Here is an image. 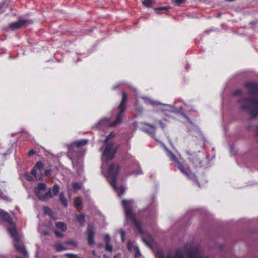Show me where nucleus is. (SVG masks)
Returning a JSON list of instances; mask_svg holds the SVG:
<instances>
[{"label":"nucleus","mask_w":258,"mask_h":258,"mask_svg":"<svg viewBox=\"0 0 258 258\" xmlns=\"http://www.w3.org/2000/svg\"><path fill=\"white\" fill-rule=\"evenodd\" d=\"M0 216L9 223V225L8 227V231L11 237L13 239L14 246L17 251L24 256H26L27 255V252L24 246L19 242L21 236L17 233L15 225L11 221L9 214L4 210H0Z\"/></svg>","instance_id":"f257e3e1"},{"label":"nucleus","mask_w":258,"mask_h":258,"mask_svg":"<svg viewBox=\"0 0 258 258\" xmlns=\"http://www.w3.org/2000/svg\"><path fill=\"white\" fill-rule=\"evenodd\" d=\"M156 258H206L203 257L200 248L192 249L187 253L184 254L180 250L171 251L166 255H163L162 252L158 251L156 254Z\"/></svg>","instance_id":"f03ea898"},{"label":"nucleus","mask_w":258,"mask_h":258,"mask_svg":"<svg viewBox=\"0 0 258 258\" xmlns=\"http://www.w3.org/2000/svg\"><path fill=\"white\" fill-rule=\"evenodd\" d=\"M126 95L124 92H122V98L121 102L119 106L118 112L116 116V118L114 122H111L108 118H104L99 121L97 125V128H101L102 126H109L110 127H115L121 122L123 114L125 109V102L126 99Z\"/></svg>","instance_id":"7ed1b4c3"},{"label":"nucleus","mask_w":258,"mask_h":258,"mask_svg":"<svg viewBox=\"0 0 258 258\" xmlns=\"http://www.w3.org/2000/svg\"><path fill=\"white\" fill-rule=\"evenodd\" d=\"M119 170V166L118 165H111L110 166L108 171V179L111 185L117 193L119 196L124 193L125 188L123 186L117 187L116 182L117 174Z\"/></svg>","instance_id":"20e7f679"},{"label":"nucleus","mask_w":258,"mask_h":258,"mask_svg":"<svg viewBox=\"0 0 258 258\" xmlns=\"http://www.w3.org/2000/svg\"><path fill=\"white\" fill-rule=\"evenodd\" d=\"M115 136L113 132L108 135L105 140V148L103 152L102 159L106 163L109 160H111L114 156L117 148L114 146L110 139Z\"/></svg>","instance_id":"39448f33"},{"label":"nucleus","mask_w":258,"mask_h":258,"mask_svg":"<svg viewBox=\"0 0 258 258\" xmlns=\"http://www.w3.org/2000/svg\"><path fill=\"white\" fill-rule=\"evenodd\" d=\"M241 104L242 109H248L250 115L255 117L258 115V99L256 98L243 99L239 101ZM256 133L258 135V127L256 129Z\"/></svg>","instance_id":"423d86ee"},{"label":"nucleus","mask_w":258,"mask_h":258,"mask_svg":"<svg viewBox=\"0 0 258 258\" xmlns=\"http://www.w3.org/2000/svg\"><path fill=\"white\" fill-rule=\"evenodd\" d=\"M122 204L124 207L126 219L130 220L136 226L139 232L141 233L142 230L140 222L135 219V215L132 212V208L134 204L133 201L132 200H123Z\"/></svg>","instance_id":"0eeeda50"},{"label":"nucleus","mask_w":258,"mask_h":258,"mask_svg":"<svg viewBox=\"0 0 258 258\" xmlns=\"http://www.w3.org/2000/svg\"><path fill=\"white\" fill-rule=\"evenodd\" d=\"M165 150L166 151L167 155L168 157L170 159V160L173 162L176 166L178 167V168L179 169V170L182 172L183 173H184L185 175H186L189 179L191 180H194L196 179V176L195 175L192 174L190 173V171L188 169H184L183 165L181 164V163H180L176 158L175 155L173 154V153H172L171 151H170L169 150H168L167 148H165Z\"/></svg>","instance_id":"6e6552de"},{"label":"nucleus","mask_w":258,"mask_h":258,"mask_svg":"<svg viewBox=\"0 0 258 258\" xmlns=\"http://www.w3.org/2000/svg\"><path fill=\"white\" fill-rule=\"evenodd\" d=\"M35 192L40 200H45L52 197L51 190H47L45 184L43 183L38 184L35 188Z\"/></svg>","instance_id":"1a4fd4ad"},{"label":"nucleus","mask_w":258,"mask_h":258,"mask_svg":"<svg viewBox=\"0 0 258 258\" xmlns=\"http://www.w3.org/2000/svg\"><path fill=\"white\" fill-rule=\"evenodd\" d=\"M43 168V164L41 162H37L36 166L32 170L31 173L36 180H40L41 177V170Z\"/></svg>","instance_id":"9d476101"},{"label":"nucleus","mask_w":258,"mask_h":258,"mask_svg":"<svg viewBox=\"0 0 258 258\" xmlns=\"http://www.w3.org/2000/svg\"><path fill=\"white\" fill-rule=\"evenodd\" d=\"M95 235V229L92 225H89L87 227V241L89 245L92 246L95 244L94 237Z\"/></svg>","instance_id":"9b49d317"},{"label":"nucleus","mask_w":258,"mask_h":258,"mask_svg":"<svg viewBox=\"0 0 258 258\" xmlns=\"http://www.w3.org/2000/svg\"><path fill=\"white\" fill-rule=\"evenodd\" d=\"M56 229L54 231L55 235L58 238L63 237V235L62 232H64L67 227L65 224L62 222H59L56 223Z\"/></svg>","instance_id":"f8f14e48"},{"label":"nucleus","mask_w":258,"mask_h":258,"mask_svg":"<svg viewBox=\"0 0 258 258\" xmlns=\"http://www.w3.org/2000/svg\"><path fill=\"white\" fill-rule=\"evenodd\" d=\"M29 24V21L19 19L17 22L12 23L9 26L10 29L13 30L21 28Z\"/></svg>","instance_id":"ddd939ff"},{"label":"nucleus","mask_w":258,"mask_h":258,"mask_svg":"<svg viewBox=\"0 0 258 258\" xmlns=\"http://www.w3.org/2000/svg\"><path fill=\"white\" fill-rule=\"evenodd\" d=\"M250 95L258 94V84L250 83L247 84Z\"/></svg>","instance_id":"4468645a"},{"label":"nucleus","mask_w":258,"mask_h":258,"mask_svg":"<svg viewBox=\"0 0 258 258\" xmlns=\"http://www.w3.org/2000/svg\"><path fill=\"white\" fill-rule=\"evenodd\" d=\"M127 248L130 251L136 252V257H137L138 255H140V252L138 248L135 245L134 242L129 241L127 243Z\"/></svg>","instance_id":"2eb2a0df"},{"label":"nucleus","mask_w":258,"mask_h":258,"mask_svg":"<svg viewBox=\"0 0 258 258\" xmlns=\"http://www.w3.org/2000/svg\"><path fill=\"white\" fill-rule=\"evenodd\" d=\"M81 184L78 183H73L70 185L68 186V190L69 194H70V192L71 190V188L73 189L75 192H76L79 189H81Z\"/></svg>","instance_id":"dca6fc26"},{"label":"nucleus","mask_w":258,"mask_h":258,"mask_svg":"<svg viewBox=\"0 0 258 258\" xmlns=\"http://www.w3.org/2000/svg\"><path fill=\"white\" fill-rule=\"evenodd\" d=\"M148 126L149 127L148 128H145L143 129V130L145 132L148 133L151 136L153 135L155 133V128L153 126L149 125H148Z\"/></svg>","instance_id":"f3484780"},{"label":"nucleus","mask_w":258,"mask_h":258,"mask_svg":"<svg viewBox=\"0 0 258 258\" xmlns=\"http://www.w3.org/2000/svg\"><path fill=\"white\" fill-rule=\"evenodd\" d=\"M49 190H51L52 197L53 196L56 195L58 193L59 191V186L58 185H55L52 189H49Z\"/></svg>","instance_id":"a211bd4d"},{"label":"nucleus","mask_w":258,"mask_h":258,"mask_svg":"<svg viewBox=\"0 0 258 258\" xmlns=\"http://www.w3.org/2000/svg\"><path fill=\"white\" fill-rule=\"evenodd\" d=\"M72 163L73 166L76 168L77 170H82L83 166L81 161L78 163L74 160H72Z\"/></svg>","instance_id":"6ab92c4d"},{"label":"nucleus","mask_w":258,"mask_h":258,"mask_svg":"<svg viewBox=\"0 0 258 258\" xmlns=\"http://www.w3.org/2000/svg\"><path fill=\"white\" fill-rule=\"evenodd\" d=\"M144 99L146 100V101L147 103L152 104H153L154 105H162L163 106H167L169 107L168 105H166V104H161L159 103H158L157 101H153L150 100L149 98H148L147 97L144 98Z\"/></svg>","instance_id":"aec40b11"},{"label":"nucleus","mask_w":258,"mask_h":258,"mask_svg":"<svg viewBox=\"0 0 258 258\" xmlns=\"http://www.w3.org/2000/svg\"><path fill=\"white\" fill-rule=\"evenodd\" d=\"M84 215L83 214H79L76 216V219L80 224H82L84 222Z\"/></svg>","instance_id":"412c9836"},{"label":"nucleus","mask_w":258,"mask_h":258,"mask_svg":"<svg viewBox=\"0 0 258 258\" xmlns=\"http://www.w3.org/2000/svg\"><path fill=\"white\" fill-rule=\"evenodd\" d=\"M88 143V140L86 139H82L76 142L77 147H80L86 145Z\"/></svg>","instance_id":"4be33fe9"},{"label":"nucleus","mask_w":258,"mask_h":258,"mask_svg":"<svg viewBox=\"0 0 258 258\" xmlns=\"http://www.w3.org/2000/svg\"><path fill=\"white\" fill-rule=\"evenodd\" d=\"M169 8H170L169 7H160L159 8H156L154 10L156 13L160 14L161 13V11H167V10H169Z\"/></svg>","instance_id":"5701e85b"},{"label":"nucleus","mask_w":258,"mask_h":258,"mask_svg":"<svg viewBox=\"0 0 258 258\" xmlns=\"http://www.w3.org/2000/svg\"><path fill=\"white\" fill-rule=\"evenodd\" d=\"M153 2L152 0H143L142 1V4L144 6L147 7H149L152 5Z\"/></svg>","instance_id":"b1692460"},{"label":"nucleus","mask_w":258,"mask_h":258,"mask_svg":"<svg viewBox=\"0 0 258 258\" xmlns=\"http://www.w3.org/2000/svg\"><path fill=\"white\" fill-rule=\"evenodd\" d=\"M55 248L57 251H61L66 249L61 244H57L55 246Z\"/></svg>","instance_id":"393cba45"},{"label":"nucleus","mask_w":258,"mask_h":258,"mask_svg":"<svg viewBox=\"0 0 258 258\" xmlns=\"http://www.w3.org/2000/svg\"><path fill=\"white\" fill-rule=\"evenodd\" d=\"M60 200L64 206H66L67 205V200L65 198L63 194H61L60 195Z\"/></svg>","instance_id":"a878e982"},{"label":"nucleus","mask_w":258,"mask_h":258,"mask_svg":"<svg viewBox=\"0 0 258 258\" xmlns=\"http://www.w3.org/2000/svg\"><path fill=\"white\" fill-rule=\"evenodd\" d=\"M82 203L81 199L80 198H77L74 202V205L75 207H77L81 205Z\"/></svg>","instance_id":"bb28decb"},{"label":"nucleus","mask_w":258,"mask_h":258,"mask_svg":"<svg viewBox=\"0 0 258 258\" xmlns=\"http://www.w3.org/2000/svg\"><path fill=\"white\" fill-rule=\"evenodd\" d=\"M144 241L149 246H151V243H152V238L150 236H148V239L146 240L145 238H144Z\"/></svg>","instance_id":"cd10ccee"},{"label":"nucleus","mask_w":258,"mask_h":258,"mask_svg":"<svg viewBox=\"0 0 258 258\" xmlns=\"http://www.w3.org/2000/svg\"><path fill=\"white\" fill-rule=\"evenodd\" d=\"M105 249L110 252H112V246L109 244V243H106Z\"/></svg>","instance_id":"c85d7f7f"},{"label":"nucleus","mask_w":258,"mask_h":258,"mask_svg":"<svg viewBox=\"0 0 258 258\" xmlns=\"http://www.w3.org/2000/svg\"><path fill=\"white\" fill-rule=\"evenodd\" d=\"M119 233L121 235L122 241H124V240H125V232L122 230H120Z\"/></svg>","instance_id":"c756f323"},{"label":"nucleus","mask_w":258,"mask_h":258,"mask_svg":"<svg viewBox=\"0 0 258 258\" xmlns=\"http://www.w3.org/2000/svg\"><path fill=\"white\" fill-rule=\"evenodd\" d=\"M43 210H44V212L45 214H48L49 215H50V213L51 212V210L50 209H49V208H47V207H44Z\"/></svg>","instance_id":"7c9ffc66"},{"label":"nucleus","mask_w":258,"mask_h":258,"mask_svg":"<svg viewBox=\"0 0 258 258\" xmlns=\"http://www.w3.org/2000/svg\"><path fill=\"white\" fill-rule=\"evenodd\" d=\"M24 177L28 181H32L34 180L33 178H32V177L31 175H29L28 174H25Z\"/></svg>","instance_id":"2f4dec72"},{"label":"nucleus","mask_w":258,"mask_h":258,"mask_svg":"<svg viewBox=\"0 0 258 258\" xmlns=\"http://www.w3.org/2000/svg\"><path fill=\"white\" fill-rule=\"evenodd\" d=\"M172 1L177 5H179L180 4L184 2V0H172Z\"/></svg>","instance_id":"473e14b6"},{"label":"nucleus","mask_w":258,"mask_h":258,"mask_svg":"<svg viewBox=\"0 0 258 258\" xmlns=\"http://www.w3.org/2000/svg\"><path fill=\"white\" fill-rule=\"evenodd\" d=\"M110 236H109V235H108V234L105 235V240L106 243H109L110 241Z\"/></svg>","instance_id":"72a5a7b5"},{"label":"nucleus","mask_w":258,"mask_h":258,"mask_svg":"<svg viewBox=\"0 0 258 258\" xmlns=\"http://www.w3.org/2000/svg\"><path fill=\"white\" fill-rule=\"evenodd\" d=\"M67 243L69 244H71V245H74V246H76V243L75 242H74V241H68V242H67Z\"/></svg>","instance_id":"f704fd0d"},{"label":"nucleus","mask_w":258,"mask_h":258,"mask_svg":"<svg viewBox=\"0 0 258 258\" xmlns=\"http://www.w3.org/2000/svg\"><path fill=\"white\" fill-rule=\"evenodd\" d=\"M35 153V151L33 150H31L28 152V155L31 156Z\"/></svg>","instance_id":"c9c22d12"},{"label":"nucleus","mask_w":258,"mask_h":258,"mask_svg":"<svg viewBox=\"0 0 258 258\" xmlns=\"http://www.w3.org/2000/svg\"><path fill=\"white\" fill-rule=\"evenodd\" d=\"M67 255H69L70 256L68 258H76L77 257V256L76 255H73V254H67Z\"/></svg>","instance_id":"e433bc0d"},{"label":"nucleus","mask_w":258,"mask_h":258,"mask_svg":"<svg viewBox=\"0 0 258 258\" xmlns=\"http://www.w3.org/2000/svg\"><path fill=\"white\" fill-rule=\"evenodd\" d=\"M141 173H142L141 170H138V172L137 173H135V174L138 175V174H141ZM133 174H134V173H133Z\"/></svg>","instance_id":"4c0bfd02"},{"label":"nucleus","mask_w":258,"mask_h":258,"mask_svg":"<svg viewBox=\"0 0 258 258\" xmlns=\"http://www.w3.org/2000/svg\"><path fill=\"white\" fill-rule=\"evenodd\" d=\"M241 93V91L240 90H238L235 92V94H239Z\"/></svg>","instance_id":"58836bf2"},{"label":"nucleus","mask_w":258,"mask_h":258,"mask_svg":"<svg viewBox=\"0 0 258 258\" xmlns=\"http://www.w3.org/2000/svg\"><path fill=\"white\" fill-rule=\"evenodd\" d=\"M50 171L49 170H46V171H45V174H46V175H49V174H50Z\"/></svg>","instance_id":"ea45409f"},{"label":"nucleus","mask_w":258,"mask_h":258,"mask_svg":"<svg viewBox=\"0 0 258 258\" xmlns=\"http://www.w3.org/2000/svg\"><path fill=\"white\" fill-rule=\"evenodd\" d=\"M159 124H160V126L161 128H163L164 127V125H163L161 121H159Z\"/></svg>","instance_id":"a19ab883"},{"label":"nucleus","mask_w":258,"mask_h":258,"mask_svg":"<svg viewBox=\"0 0 258 258\" xmlns=\"http://www.w3.org/2000/svg\"><path fill=\"white\" fill-rule=\"evenodd\" d=\"M121 255L120 254H117L114 256V258H121Z\"/></svg>","instance_id":"79ce46f5"},{"label":"nucleus","mask_w":258,"mask_h":258,"mask_svg":"<svg viewBox=\"0 0 258 258\" xmlns=\"http://www.w3.org/2000/svg\"><path fill=\"white\" fill-rule=\"evenodd\" d=\"M92 253H93V254L94 255H95V256L96 255V253H95V251H92Z\"/></svg>","instance_id":"37998d69"},{"label":"nucleus","mask_w":258,"mask_h":258,"mask_svg":"<svg viewBox=\"0 0 258 258\" xmlns=\"http://www.w3.org/2000/svg\"><path fill=\"white\" fill-rule=\"evenodd\" d=\"M104 258H109V257H107L105 255H104Z\"/></svg>","instance_id":"c03bdc74"},{"label":"nucleus","mask_w":258,"mask_h":258,"mask_svg":"<svg viewBox=\"0 0 258 258\" xmlns=\"http://www.w3.org/2000/svg\"><path fill=\"white\" fill-rule=\"evenodd\" d=\"M43 234H44V235H46L47 234V232H44Z\"/></svg>","instance_id":"a18cd8bd"},{"label":"nucleus","mask_w":258,"mask_h":258,"mask_svg":"<svg viewBox=\"0 0 258 258\" xmlns=\"http://www.w3.org/2000/svg\"><path fill=\"white\" fill-rule=\"evenodd\" d=\"M2 6H3V4H1V5H0V8H1Z\"/></svg>","instance_id":"49530a36"}]
</instances>
